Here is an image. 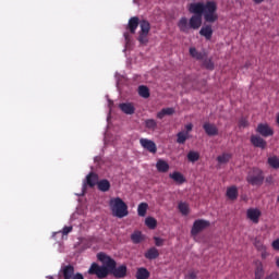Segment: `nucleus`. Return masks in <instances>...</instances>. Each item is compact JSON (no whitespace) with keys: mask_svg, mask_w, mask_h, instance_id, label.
<instances>
[{"mask_svg":"<svg viewBox=\"0 0 279 279\" xmlns=\"http://www.w3.org/2000/svg\"><path fill=\"white\" fill-rule=\"evenodd\" d=\"M187 10L190 14H193L189 20L190 29H199L202 27V16L205 23H217L219 21L218 4L215 0L192 2L189 4Z\"/></svg>","mask_w":279,"mask_h":279,"instance_id":"1","label":"nucleus"},{"mask_svg":"<svg viewBox=\"0 0 279 279\" xmlns=\"http://www.w3.org/2000/svg\"><path fill=\"white\" fill-rule=\"evenodd\" d=\"M97 259L105 266H99L97 263H92L87 270L88 276H96L98 279L108 278L110 275L117 279L128 277V265L122 264L117 266V260L108 256L106 253H98Z\"/></svg>","mask_w":279,"mask_h":279,"instance_id":"2","label":"nucleus"},{"mask_svg":"<svg viewBox=\"0 0 279 279\" xmlns=\"http://www.w3.org/2000/svg\"><path fill=\"white\" fill-rule=\"evenodd\" d=\"M138 25L141 31L137 40L141 43V45H147V43H149L147 36H149V31L151 29V25L147 22V20L141 21L138 20V16H133L129 20L126 29H129L130 34H136Z\"/></svg>","mask_w":279,"mask_h":279,"instance_id":"3","label":"nucleus"},{"mask_svg":"<svg viewBox=\"0 0 279 279\" xmlns=\"http://www.w3.org/2000/svg\"><path fill=\"white\" fill-rule=\"evenodd\" d=\"M109 206L113 217H118V219H123V217H128V215H130V211H128V204H125L121 197L111 198Z\"/></svg>","mask_w":279,"mask_h":279,"instance_id":"4","label":"nucleus"},{"mask_svg":"<svg viewBox=\"0 0 279 279\" xmlns=\"http://www.w3.org/2000/svg\"><path fill=\"white\" fill-rule=\"evenodd\" d=\"M246 182L252 186H263V183L265 182L263 170L259 168H253V174H248L246 177Z\"/></svg>","mask_w":279,"mask_h":279,"instance_id":"5","label":"nucleus"},{"mask_svg":"<svg viewBox=\"0 0 279 279\" xmlns=\"http://www.w3.org/2000/svg\"><path fill=\"white\" fill-rule=\"evenodd\" d=\"M207 228H210V222L208 220H195L191 229V236H197V234H201V232H204V230H207Z\"/></svg>","mask_w":279,"mask_h":279,"instance_id":"6","label":"nucleus"},{"mask_svg":"<svg viewBox=\"0 0 279 279\" xmlns=\"http://www.w3.org/2000/svg\"><path fill=\"white\" fill-rule=\"evenodd\" d=\"M255 132L263 136V138H269V136H274V129L269 126L267 123H259L255 129Z\"/></svg>","mask_w":279,"mask_h":279,"instance_id":"7","label":"nucleus"},{"mask_svg":"<svg viewBox=\"0 0 279 279\" xmlns=\"http://www.w3.org/2000/svg\"><path fill=\"white\" fill-rule=\"evenodd\" d=\"M140 145H142L143 149L149 151V154H156L158 151V146H156V143L151 140L141 138Z\"/></svg>","mask_w":279,"mask_h":279,"instance_id":"8","label":"nucleus"},{"mask_svg":"<svg viewBox=\"0 0 279 279\" xmlns=\"http://www.w3.org/2000/svg\"><path fill=\"white\" fill-rule=\"evenodd\" d=\"M59 274L63 279H72L75 274V266L71 264L63 265L61 266Z\"/></svg>","mask_w":279,"mask_h":279,"instance_id":"9","label":"nucleus"},{"mask_svg":"<svg viewBox=\"0 0 279 279\" xmlns=\"http://www.w3.org/2000/svg\"><path fill=\"white\" fill-rule=\"evenodd\" d=\"M250 141L253 147H257L258 149H267V141L260 137V135H251Z\"/></svg>","mask_w":279,"mask_h":279,"instance_id":"10","label":"nucleus"},{"mask_svg":"<svg viewBox=\"0 0 279 279\" xmlns=\"http://www.w3.org/2000/svg\"><path fill=\"white\" fill-rule=\"evenodd\" d=\"M203 130L207 136H219V129L215 123L205 122Z\"/></svg>","mask_w":279,"mask_h":279,"instance_id":"11","label":"nucleus"},{"mask_svg":"<svg viewBox=\"0 0 279 279\" xmlns=\"http://www.w3.org/2000/svg\"><path fill=\"white\" fill-rule=\"evenodd\" d=\"M253 265H255V279H263L265 278V267L263 266V262L259 259H256L253 262Z\"/></svg>","mask_w":279,"mask_h":279,"instance_id":"12","label":"nucleus"},{"mask_svg":"<svg viewBox=\"0 0 279 279\" xmlns=\"http://www.w3.org/2000/svg\"><path fill=\"white\" fill-rule=\"evenodd\" d=\"M260 209L258 208H250L246 211V217L247 219H250L251 221H253V223H258L259 219H260Z\"/></svg>","mask_w":279,"mask_h":279,"instance_id":"13","label":"nucleus"},{"mask_svg":"<svg viewBox=\"0 0 279 279\" xmlns=\"http://www.w3.org/2000/svg\"><path fill=\"white\" fill-rule=\"evenodd\" d=\"M213 34H214L213 25L210 24H205L199 29V36H203L206 40H211Z\"/></svg>","mask_w":279,"mask_h":279,"instance_id":"14","label":"nucleus"},{"mask_svg":"<svg viewBox=\"0 0 279 279\" xmlns=\"http://www.w3.org/2000/svg\"><path fill=\"white\" fill-rule=\"evenodd\" d=\"M191 82H192V88H195L196 90H202L204 88V90H206V86L208 84V82H206V80L202 78H195L193 76L190 77Z\"/></svg>","mask_w":279,"mask_h":279,"instance_id":"15","label":"nucleus"},{"mask_svg":"<svg viewBox=\"0 0 279 279\" xmlns=\"http://www.w3.org/2000/svg\"><path fill=\"white\" fill-rule=\"evenodd\" d=\"M190 56L194 58V60H204L205 58H208V52L204 50L203 52L197 51V48L191 47L190 48Z\"/></svg>","mask_w":279,"mask_h":279,"instance_id":"16","label":"nucleus"},{"mask_svg":"<svg viewBox=\"0 0 279 279\" xmlns=\"http://www.w3.org/2000/svg\"><path fill=\"white\" fill-rule=\"evenodd\" d=\"M120 110L124 112V114H134L136 112V108L131 102H122L119 105Z\"/></svg>","mask_w":279,"mask_h":279,"instance_id":"17","label":"nucleus"},{"mask_svg":"<svg viewBox=\"0 0 279 279\" xmlns=\"http://www.w3.org/2000/svg\"><path fill=\"white\" fill-rule=\"evenodd\" d=\"M172 114H175V109L173 107L163 108L157 112V119H165V117H172Z\"/></svg>","mask_w":279,"mask_h":279,"instance_id":"18","label":"nucleus"},{"mask_svg":"<svg viewBox=\"0 0 279 279\" xmlns=\"http://www.w3.org/2000/svg\"><path fill=\"white\" fill-rule=\"evenodd\" d=\"M145 258H147V260H156V258H158V256H160V252L158 251V248L156 247H150L147 250V252L144 254Z\"/></svg>","mask_w":279,"mask_h":279,"instance_id":"19","label":"nucleus"},{"mask_svg":"<svg viewBox=\"0 0 279 279\" xmlns=\"http://www.w3.org/2000/svg\"><path fill=\"white\" fill-rule=\"evenodd\" d=\"M227 197L231 199V202H234L239 198V189L236 187V185H232L227 189Z\"/></svg>","mask_w":279,"mask_h":279,"instance_id":"20","label":"nucleus"},{"mask_svg":"<svg viewBox=\"0 0 279 279\" xmlns=\"http://www.w3.org/2000/svg\"><path fill=\"white\" fill-rule=\"evenodd\" d=\"M156 169L159 173H167V171H169V163L165 161V159H158Z\"/></svg>","mask_w":279,"mask_h":279,"instance_id":"21","label":"nucleus"},{"mask_svg":"<svg viewBox=\"0 0 279 279\" xmlns=\"http://www.w3.org/2000/svg\"><path fill=\"white\" fill-rule=\"evenodd\" d=\"M86 182H87V186H90V189H93V186H95L97 182H99V175H97V173L95 172H90L86 177Z\"/></svg>","mask_w":279,"mask_h":279,"instance_id":"22","label":"nucleus"},{"mask_svg":"<svg viewBox=\"0 0 279 279\" xmlns=\"http://www.w3.org/2000/svg\"><path fill=\"white\" fill-rule=\"evenodd\" d=\"M98 191H101V193H108L110 191V181L108 179H102L97 182Z\"/></svg>","mask_w":279,"mask_h":279,"instance_id":"23","label":"nucleus"},{"mask_svg":"<svg viewBox=\"0 0 279 279\" xmlns=\"http://www.w3.org/2000/svg\"><path fill=\"white\" fill-rule=\"evenodd\" d=\"M131 241L135 245H138V243H143V241H145V235H143V233L141 231H134L131 234Z\"/></svg>","mask_w":279,"mask_h":279,"instance_id":"24","label":"nucleus"},{"mask_svg":"<svg viewBox=\"0 0 279 279\" xmlns=\"http://www.w3.org/2000/svg\"><path fill=\"white\" fill-rule=\"evenodd\" d=\"M181 32H184V34H189V31L191 29L190 22L186 17H182L178 23Z\"/></svg>","mask_w":279,"mask_h":279,"instance_id":"25","label":"nucleus"},{"mask_svg":"<svg viewBox=\"0 0 279 279\" xmlns=\"http://www.w3.org/2000/svg\"><path fill=\"white\" fill-rule=\"evenodd\" d=\"M178 209H179V213H181V215L183 217H189V215L191 213V208L189 207L187 203H184V202L179 203Z\"/></svg>","mask_w":279,"mask_h":279,"instance_id":"26","label":"nucleus"},{"mask_svg":"<svg viewBox=\"0 0 279 279\" xmlns=\"http://www.w3.org/2000/svg\"><path fill=\"white\" fill-rule=\"evenodd\" d=\"M203 69H206V71H215V62H213V58L206 57L203 59L202 63Z\"/></svg>","mask_w":279,"mask_h":279,"instance_id":"27","label":"nucleus"},{"mask_svg":"<svg viewBox=\"0 0 279 279\" xmlns=\"http://www.w3.org/2000/svg\"><path fill=\"white\" fill-rule=\"evenodd\" d=\"M149 270H147V268H138L135 275L136 279H149Z\"/></svg>","mask_w":279,"mask_h":279,"instance_id":"28","label":"nucleus"},{"mask_svg":"<svg viewBox=\"0 0 279 279\" xmlns=\"http://www.w3.org/2000/svg\"><path fill=\"white\" fill-rule=\"evenodd\" d=\"M189 138H191V135L184 133V131H181L177 134V143H179V145H184Z\"/></svg>","mask_w":279,"mask_h":279,"instance_id":"29","label":"nucleus"},{"mask_svg":"<svg viewBox=\"0 0 279 279\" xmlns=\"http://www.w3.org/2000/svg\"><path fill=\"white\" fill-rule=\"evenodd\" d=\"M138 95L140 97H143L144 99H149V87L145 85L138 86Z\"/></svg>","mask_w":279,"mask_h":279,"instance_id":"30","label":"nucleus"},{"mask_svg":"<svg viewBox=\"0 0 279 279\" xmlns=\"http://www.w3.org/2000/svg\"><path fill=\"white\" fill-rule=\"evenodd\" d=\"M145 225L147 226V228H149V230H156V227L158 226V221L154 217H147L145 219Z\"/></svg>","mask_w":279,"mask_h":279,"instance_id":"31","label":"nucleus"},{"mask_svg":"<svg viewBox=\"0 0 279 279\" xmlns=\"http://www.w3.org/2000/svg\"><path fill=\"white\" fill-rule=\"evenodd\" d=\"M147 208H149L147 203H141L137 207L138 217H145L147 215Z\"/></svg>","mask_w":279,"mask_h":279,"instance_id":"32","label":"nucleus"},{"mask_svg":"<svg viewBox=\"0 0 279 279\" xmlns=\"http://www.w3.org/2000/svg\"><path fill=\"white\" fill-rule=\"evenodd\" d=\"M187 160L189 162H197V160H199V153L195 150H190L187 153Z\"/></svg>","mask_w":279,"mask_h":279,"instance_id":"33","label":"nucleus"},{"mask_svg":"<svg viewBox=\"0 0 279 279\" xmlns=\"http://www.w3.org/2000/svg\"><path fill=\"white\" fill-rule=\"evenodd\" d=\"M230 158H232V155L222 154L221 156L217 157V160L220 165H226V163L230 162Z\"/></svg>","mask_w":279,"mask_h":279,"instance_id":"34","label":"nucleus"},{"mask_svg":"<svg viewBox=\"0 0 279 279\" xmlns=\"http://www.w3.org/2000/svg\"><path fill=\"white\" fill-rule=\"evenodd\" d=\"M268 165L272 168V169H279V158L278 156H272L268 158Z\"/></svg>","mask_w":279,"mask_h":279,"instance_id":"35","label":"nucleus"},{"mask_svg":"<svg viewBox=\"0 0 279 279\" xmlns=\"http://www.w3.org/2000/svg\"><path fill=\"white\" fill-rule=\"evenodd\" d=\"M145 128H147V130H156V128H158V122H156V120L154 119H147L145 121Z\"/></svg>","mask_w":279,"mask_h":279,"instance_id":"36","label":"nucleus"},{"mask_svg":"<svg viewBox=\"0 0 279 279\" xmlns=\"http://www.w3.org/2000/svg\"><path fill=\"white\" fill-rule=\"evenodd\" d=\"M254 247L257 250V252H262L263 250H267V246L263 244L260 239L255 238L253 242Z\"/></svg>","mask_w":279,"mask_h":279,"instance_id":"37","label":"nucleus"},{"mask_svg":"<svg viewBox=\"0 0 279 279\" xmlns=\"http://www.w3.org/2000/svg\"><path fill=\"white\" fill-rule=\"evenodd\" d=\"M186 182V177L181 172H175V184H184Z\"/></svg>","mask_w":279,"mask_h":279,"instance_id":"38","label":"nucleus"},{"mask_svg":"<svg viewBox=\"0 0 279 279\" xmlns=\"http://www.w3.org/2000/svg\"><path fill=\"white\" fill-rule=\"evenodd\" d=\"M239 128H250V121L246 118H241L239 120Z\"/></svg>","mask_w":279,"mask_h":279,"instance_id":"39","label":"nucleus"},{"mask_svg":"<svg viewBox=\"0 0 279 279\" xmlns=\"http://www.w3.org/2000/svg\"><path fill=\"white\" fill-rule=\"evenodd\" d=\"M154 241L156 247H162V245H165V240L162 238L155 236Z\"/></svg>","mask_w":279,"mask_h":279,"instance_id":"40","label":"nucleus"},{"mask_svg":"<svg viewBox=\"0 0 279 279\" xmlns=\"http://www.w3.org/2000/svg\"><path fill=\"white\" fill-rule=\"evenodd\" d=\"M71 232H73V227H64V228L62 229V234H63L64 236H66V234L71 233Z\"/></svg>","mask_w":279,"mask_h":279,"instance_id":"41","label":"nucleus"},{"mask_svg":"<svg viewBox=\"0 0 279 279\" xmlns=\"http://www.w3.org/2000/svg\"><path fill=\"white\" fill-rule=\"evenodd\" d=\"M184 133L189 134L190 132H193V123H189L185 125Z\"/></svg>","mask_w":279,"mask_h":279,"instance_id":"42","label":"nucleus"},{"mask_svg":"<svg viewBox=\"0 0 279 279\" xmlns=\"http://www.w3.org/2000/svg\"><path fill=\"white\" fill-rule=\"evenodd\" d=\"M271 245H272V250H276L277 252H279V238L272 241Z\"/></svg>","mask_w":279,"mask_h":279,"instance_id":"43","label":"nucleus"},{"mask_svg":"<svg viewBox=\"0 0 279 279\" xmlns=\"http://www.w3.org/2000/svg\"><path fill=\"white\" fill-rule=\"evenodd\" d=\"M186 279H197V274L195 271H191L185 276Z\"/></svg>","mask_w":279,"mask_h":279,"instance_id":"44","label":"nucleus"},{"mask_svg":"<svg viewBox=\"0 0 279 279\" xmlns=\"http://www.w3.org/2000/svg\"><path fill=\"white\" fill-rule=\"evenodd\" d=\"M71 279H84V275L82 272H74Z\"/></svg>","mask_w":279,"mask_h":279,"instance_id":"45","label":"nucleus"},{"mask_svg":"<svg viewBox=\"0 0 279 279\" xmlns=\"http://www.w3.org/2000/svg\"><path fill=\"white\" fill-rule=\"evenodd\" d=\"M265 181H266V184H274V177L268 175Z\"/></svg>","mask_w":279,"mask_h":279,"instance_id":"46","label":"nucleus"},{"mask_svg":"<svg viewBox=\"0 0 279 279\" xmlns=\"http://www.w3.org/2000/svg\"><path fill=\"white\" fill-rule=\"evenodd\" d=\"M259 252H262V258H263V260H265V259L267 258V256H269V253H267V250H262V251H259Z\"/></svg>","mask_w":279,"mask_h":279,"instance_id":"47","label":"nucleus"},{"mask_svg":"<svg viewBox=\"0 0 279 279\" xmlns=\"http://www.w3.org/2000/svg\"><path fill=\"white\" fill-rule=\"evenodd\" d=\"M125 43H130V33H124Z\"/></svg>","mask_w":279,"mask_h":279,"instance_id":"48","label":"nucleus"},{"mask_svg":"<svg viewBox=\"0 0 279 279\" xmlns=\"http://www.w3.org/2000/svg\"><path fill=\"white\" fill-rule=\"evenodd\" d=\"M265 0H253V2H255L256 5H260V3H263Z\"/></svg>","mask_w":279,"mask_h":279,"instance_id":"49","label":"nucleus"},{"mask_svg":"<svg viewBox=\"0 0 279 279\" xmlns=\"http://www.w3.org/2000/svg\"><path fill=\"white\" fill-rule=\"evenodd\" d=\"M170 178H171V180H175V171L170 173Z\"/></svg>","mask_w":279,"mask_h":279,"instance_id":"50","label":"nucleus"},{"mask_svg":"<svg viewBox=\"0 0 279 279\" xmlns=\"http://www.w3.org/2000/svg\"><path fill=\"white\" fill-rule=\"evenodd\" d=\"M276 266H277L278 269H279V257L276 259Z\"/></svg>","mask_w":279,"mask_h":279,"instance_id":"51","label":"nucleus"}]
</instances>
